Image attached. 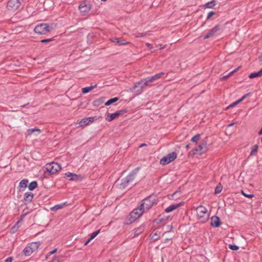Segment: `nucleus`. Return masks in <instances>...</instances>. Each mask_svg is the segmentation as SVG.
Wrapping results in <instances>:
<instances>
[{
    "label": "nucleus",
    "instance_id": "obj_38",
    "mask_svg": "<svg viewBox=\"0 0 262 262\" xmlns=\"http://www.w3.org/2000/svg\"><path fill=\"white\" fill-rule=\"evenodd\" d=\"M165 74V73L161 72L160 73L156 74L155 75H154V76H155V78H156V79L158 80L160 77H161L162 76H164Z\"/></svg>",
    "mask_w": 262,
    "mask_h": 262
},
{
    "label": "nucleus",
    "instance_id": "obj_61",
    "mask_svg": "<svg viewBox=\"0 0 262 262\" xmlns=\"http://www.w3.org/2000/svg\"><path fill=\"white\" fill-rule=\"evenodd\" d=\"M189 147V144H187V145H186V148H188Z\"/></svg>",
    "mask_w": 262,
    "mask_h": 262
},
{
    "label": "nucleus",
    "instance_id": "obj_9",
    "mask_svg": "<svg viewBox=\"0 0 262 262\" xmlns=\"http://www.w3.org/2000/svg\"><path fill=\"white\" fill-rule=\"evenodd\" d=\"M151 83H152V82L148 77L142 79L140 81L137 82L135 84V88L140 87L141 89H143L147 86L151 85Z\"/></svg>",
    "mask_w": 262,
    "mask_h": 262
},
{
    "label": "nucleus",
    "instance_id": "obj_37",
    "mask_svg": "<svg viewBox=\"0 0 262 262\" xmlns=\"http://www.w3.org/2000/svg\"><path fill=\"white\" fill-rule=\"evenodd\" d=\"M241 192L244 196L247 198H252L253 197H254V195L253 194H247L245 193L243 190H242Z\"/></svg>",
    "mask_w": 262,
    "mask_h": 262
},
{
    "label": "nucleus",
    "instance_id": "obj_39",
    "mask_svg": "<svg viewBox=\"0 0 262 262\" xmlns=\"http://www.w3.org/2000/svg\"><path fill=\"white\" fill-rule=\"evenodd\" d=\"M229 248L232 250H237L239 247L235 245H229Z\"/></svg>",
    "mask_w": 262,
    "mask_h": 262
},
{
    "label": "nucleus",
    "instance_id": "obj_32",
    "mask_svg": "<svg viewBox=\"0 0 262 262\" xmlns=\"http://www.w3.org/2000/svg\"><path fill=\"white\" fill-rule=\"evenodd\" d=\"M201 138V136L200 134H197L195 136H193L192 138H191V141H192L193 142H197Z\"/></svg>",
    "mask_w": 262,
    "mask_h": 262
},
{
    "label": "nucleus",
    "instance_id": "obj_19",
    "mask_svg": "<svg viewBox=\"0 0 262 262\" xmlns=\"http://www.w3.org/2000/svg\"><path fill=\"white\" fill-rule=\"evenodd\" d=\"M65 176L70 181L77 180L78 179V175L70 172L65 173Z\"/></svg>",
    "mask_w": 262,
    "mask_h": 262
},
{
    "label": "nucleus",
    "instance_id": "obj_23",
    "mask_svg": "<svg viewBox=\"0 0 262 262\" xmlns=\"http://www.w3.org/2000/svg\"><path fill=\"white\" fill-rule=\"evenodd\" d=\"M96 87L97 84H95L94 85L83 88L82 89V92L83 94L88 93Z\"/></svg>",
    "mask_w": 262,
    "mask_h": 262
},
{
    "label": "nucleus",
    "instance_id": "obj_59",
    "mask_svg": "<svg viewBox=\"0 0 262 262\" xmlns=\"http://www.w3.org/2000/svg\"><path fill=\"white\" fill-rule=\"evenodd\" d=\"M258 134L260 135H262V127L261 128L260 130L259 131Z\"/></svg>",
    "mask_w": 262,
    "mask_h": 262
},
{
    "label": "nucleus",
    "instance_id": "obj_25",
    "mask_svg": "<svg viewBox=\"0 0 262 262\" xmlns=\"http://www.w3.org/2000/svg\"><path fill=\"white\" fill-rule=\"evenodd\" d=\"M150 236L151 239H152L154 241H156L160 237V233H159L157 231H155L150 234Z\"/></svg>",
    "mask_w": 262,
    "mask_h": 262
},
{
    "label": "nucleus",
    "instance_id": "obj_13",
    "mask_svg": "<svg viewBox=\"0 0 262 262\" xmlns=\"http://www.w3.org/2000/svg\"><path fill=\"white\" fill-rule=\"evenodd\" d=\"M220 30V25H216L213 27L209 32H208L204 36V39L209 38L214 35Z\"/></svg>",
    "mask_w": 262,
    "mask_h": 262
},
{
    "label": "nucleus",
    "instance_id": "obj_43",
    "mask_svg": "<svg viewBox=\"0 0 262 262\" xmlns=\"http://www.w3.org/2000/svg\"><path fill=\"white\" fill-rule=\"evenodd\" d=\"M116 112L117 114H118V117H119V116L124 114L126 112V111L125 110H122L118 111Z\"/></svg>",
    "mask_w": 262,
    "mask_h": 262
},
{
    "label": "nucleus",
    "instance_id": "obj_22",
    "mask_svg": "<svg viewBox=\"0 0 262 262\" xmlns=\"http://www.w3.org/2000/svg\"><path fill=\"white\" fill-rule=\"evenodd\" d=\"M261 76H262V69L260 70L257 72L252 73L250 74L249 77L250 78H254L256 77H260Z\"/></svg>",
    "mask_w": 262,
    "mask_h": 262
},
{
    "label": "nucleus",
    "instance_id": "obj_49",
    "mask_svg": "<svg viewBox=\"0 0 262 262\" xmlns=\"http://www.w3.org/2000/svg\"><path fill=\"white\" fill-rule=\"evenodd\" d=\"M13 258L11 257L7 258L5 262H12Z\"/></svg>",
    "mask_w": 262,
    "mask_h": 262
},
{
    "label": "nucleus",
    "instance_id": "obj_58",
    "mask_svg": "<svg viewBox=\"0 0 262 262\" xmlns=\"http://www.w3.org/2000/svg\"><path fill=\"white\" fill-rule=\"evenodd\" d=\"M234 124H235V123H230V124H229V125H228V127L232 126Z\"/></svg>",
    "mask_w": 262,
    "mask_h": 262
},
{
    "label": "nucleus",
    "instance_id": "obj_35",
    "mask_svg": "<svg viewBox=\"0 0 262 262\" xmlns=\"http://www.w3.org/2000/svg\"><path fill=\"white\" fill-rule=\"evenodd\" d=\"M147 35V33L146 32H143V33H136L135 34V36L136 37H143L145 35Z\"/></svg>",
    "mask_w": 262,
    "mask_h": 262
},
{
    "label": "nucleus",
    "instance_id": "obj_41",
    "mask_svg": "<svg viewBox=\"0 0 262 262\" xmlns=\"http://www.w3.org/2000/svg\"><path fill=\"white\" fill-rule=\"evenodd\" d=\"M215 14V12L214 11H210L208 13L207 19H210L213 15Z\"/></svg>",
    "mask_w": 262,
    "mask_h": 262
},
{
    "label": "nucleus",
    "instance_id": "obj_36",
    "mask_svg": "<svg viewBox=\"0 0 262 262\" xmlns=\"http://www.w3.org/2000/svg\"><path fill=\"white\" fill-rule=\"evenodd\" d=\"M258 149V145H254L252 146V150L251 151V155H252L254 154V152H257Z\"/></svg>",
    "mask_w": 262,
    "mask_h": 262
},
{
    "label": "nucleus",
    "instance_id": "obj_47",
    "mask_svg": "<svg viewBox=\"0 0 262 262\" xmlns=\"http://www.w3.org/2000/svg\"><path fill=\"white\" fill-rule=\"evenodd\" d=\"M88 118V121H89V122H94L95 119H96V117H89V118Z\"/></svg>",
    "mask_w": 262,
    "mask_h": 262
},
{
    "label": "nucleus",
    "instance_id": "obj_57",
    "mask_svg": "<svg viewBox=\"0 0 262 262\" xmlns=\"http://www.w3.org/2000/svg\"><path fill=\"white\" fill-rule=\"evenodd\" d=\"M258 58L260 61H262V52H261V55L259 56Z\"/></svg>",
    "mask_w": 262,
    "mask_h": 262
},
{
    "label": "nucleus",
    "instance_id": "obj_5",
    "mask_svg": "<svg viewBox=\"0 0 262 262\" xmlns=\"http://www.w3.org/2000/svg\"><path fill=\"white\" fill-rule=\"evenodd\" d=\"M52 28L47 24H40L37 25L34 29V32L38 34H46L51 31Z\"/></svg>",
    "mask_w": 262,
    "mask_h": 262
},
{
    "label": "nucleus",
    "instance_id": "obj_29",
    "mask_svg": "<svg viewBox=\"0 0 262 262\" xmlns=\"http://www.w3.org/2000/svg\"><path fill=\"white\" fill-rule=\"evenodd\" d=\"M215 4L216 3L215 1H211L210 2L207 3L205 5V7L208 8H211L213 7L215 5Z\"/></svg>",
    "mask_w": 262,
    "mask_h": 262
},
{
    "label": "nucleus",
    "instance_id": "obj_7",
    "mask_svg": "<svg viewBox=\"0 0 262 262\" xmlns=\"http://www.w3.org/2000/svg\"><path fill=\"white\" fill-rule=\"evenodd\" d=\"M46 169L51 174H55L61 169L60 165L56 162H51L46 165Z\"/></svg>",
    "mask_w": 262,
    "mask_h": 262
},
{
    "label": "nucleus",
    "instance_id": "obj_28",
    "mask_svg": "<svg viewBox=\"0 0 262 262\" xmlns=\"http://www.w3.org/2000/svg\"><path fill=\"white\" fill-rule=\"evenodd\" d=\"M181 195V192L180 191H176L171 195V199H177L180 198Z\"/></svg>",
    "mask_w": 262,
    "mask_h": 262
},
{
    "label": "nucleus",
    "instance_id": "obj_50",
    "mask_svg": "<svg viewBox=\"0 0 262 262\" xmlns=\"http://www.w3.org/2000/svg\"><path fill=\"white\" fill-rule=\"evenodd\" d=\"M57 249H54V250H53L52 251L50 252V255L54 254L55 253H56L57 252Z\"/></svg>",
    "mask_w": 262,
    "mask_h": 262
},
{
    "label": "nucleus",
    "instance_id": "obj_30",
    "mask_svg": "<svg viewBox=\"0 0 262 262\" xmlns=\"http://www.w3.org/2000/svg\"><path fill=\"white\" fill-rule=\"evenodd\" d=\"M144 229L143 227H140L138 228H137L135 230L134 232V235L135 236H138L141 233H142Z\"/></svg>",
    "mask_w": 262,
    "mask_h": 262
},
{
    "label": "nucleus",
    "instance_id": "obj_24",
    "mask_svg": "<svg viewBox=\"0 0 262 262\" xmlns=\"http://www.w3.org/2000/svg\"><path fill=\"white\" fill-rule=\"evenodd\" d=\"M28 183V180L24 179L19 182V187H20V188L25 189L27 187ZM23 190H24V189H23Z\"/></svg>",
    "mask_w": 262,
    "mask_h": 262
},
{
    "label": "nucleus",
    "instance_id": "obj_14",
    "mask_svg": "<svg viewBox=\"0 0 262 262\" xmlns=\"http://www.w3.org/2000/svg\"><path fill=\"white\" fill-rule=\"evenodd\" d=\"M221 224L220 219L217 216H213L211 218V225L212 227L217 228Z\"/></svg>",
    "mask_w": 262,
    "mask_h": 262
},
{
    "label": "nucleus",
    "instance_id": "obj_3",
    "mask_svg": "<svg viewBox=\"0 0 262 262\" xmlns=\"http://www.w3.org/2000/svg\"><path fill=\"white\" fill-rule=\"evenodd\" d=\"M157 203V196L155 195H150L142 201L141 206L145 211H148Z\"/></svg>",
    "mask_w": 262,
    "mask_h": 262
},
{
    "label": "nucleus",
    "instance_id": "obj_64",
    "mask_svg": "<svg viewBox=\"0 0 262 262\" xmlns=\"http://www.w3.org/2000/svg\"><path fill=\"white\" fill-rule=\"evenodd\" d=\"M101 1L104 2V1H106V0H101Z\"/></svg>",
    "mask_w": 262,
    "mask_h": 262
},
{
    "label": "nucleus",
    "instance_id": "obj_1",
    "mask_svg": "<svg viewBox=\"0 0 262 262\" xmlns=\"http://www.w3.org/2000/svg\"><path fill=\"white\" fill-rule=\"evenodd\" d=\"M138 171V169L137 168L132 171L128 176L121 180L120 183H119V181L118 180L116 183L119 185V188L120 189L125 188L130 182L134 180Z\"/></svg>",
    "mask_w": 262,
    "mask_h": 262
},
{
    "label": "nucleus",
    "instance_id": "obj_48",
    "mask_svg": "<svg viewBox=\"0 0 262 262\" xmlns=\"http://www.w3.org/2000/svg\"><path fill=\"white\" fill-rule=\"evenodd\" d=\"M248 95V94H246L244 96H243L241 99H239V100L242 102L243 100H244L246 97Z\"/></svg>",
    "mask_w": 262,
    "mask_h": 262
},
{
    "label": "nucleus",
    "instance_id": "obj_42",
    "mask_svg": "<svg viewBox=\"0 0 262 262\" xmlns=\"http://www.w3.org/2000/svg\"><path fill=\"white\" fill-rule=\"evenodd\" d=\"M27 214V213L26 214H23L21 215L20 216V219L17 221L16 224H19L20 223H21L22 222V221H23L24 217H25L26 215Z\"/></svg>",
    "mask_w": 262,
    "mask_h": 262
},
{
    "label": "nucleus",
    "instance_id": "obj_6",
    "mask_svg": "<svg viewBox=\"0 0 262 262\" xmlns=\"http://www.w3.org/2000/svg\"><path fill=\"white\" fill-rule=\"evenodd\" d=\"M145 210L142 208L141 205L133 210V211L129 214V223H132L139 218L143 213Z\"/></svg>",
    "mask_w": 262,
    "mask_h": 262
},
{
    "label": "nucleus",
    "instance_id": "obj_12",
    "mask_svg": "<svg viewBox=\"0 0 262 262\" xmlns=\"http://www.w3.org/2000/svg\"><path fill=\"white\" fill-rule=\"evenodd\" d=\"M110 40L112 42L115 43V45L117 46L125 45L129 43L128 42H127L126 40L121 37L112 38Z\"/></svg>",
    "mask_w": 262,
    "mask_h": 262
},
{
    "label": "nucleus",
    "instance_id": "obj_31",
    "mask_svg": "<svg viewBox=\"0 0 262 262\" xmlns=\"http://www.w3.org/2000/svg\"><path fill=\"white\" fill-rule=\"evenodd\" d=\"M88 120H89L88 118L82 119L79 122L80 126H83L88 124L90 123Z\"/></svg>",
    "mask_w": 262,
    "mask_h": 262
},
{
    "label": "nucleus",
    "instance_id": "obj_45",
    "mask_svg": "<svg viewBox=\"0 0 262 262\" xmlns=\"http://www.w3.org/2000/svg\"><path fill=\"white\" fill-rule=\"evenodd\" d=\"M239 102H241V101L239 100H238L234 102L233 103H232L231 104H230L229 107L234 106L236 105H237V104H238Z\"/></svg>",
    "mask_w": 262,
    "mask_h": 262
},
{
    "label": "nucleus",
    "instance_id": "obj_8",
    "mask_svg": "<svg viewBox=\"0 0 262 262\" xmlns=\"http://www.w3.org/2000/svg\"><path fill=\"white\" fill-rule=\"evenodd\" d=\"M177 155L175 152L168 154L160 160V164L163 165H167L174 161L177 158Z\"/></svg>",
    "mask_w": 262,
    "mask_h": 262
},
{
    "label": "nucleus",
    "instance_id": "obj_16",
    "mask_svg": "<svg viewBox=\"0 0 262 262\" xmlns=\"http://www.w3.org/2000/svg\"><path fill=\"white\" fill-rule=\"evenodd\" d=\"M183 205V202L179 203L178 204H172L165 209V212L166 213L170 212L173 211L174 210L177 209L178 208H179V207Z\"/></svg>",
    "mask_w": 262,
    "mask_h": 262
},
{
    "label": "nucleus",
    "instance_id": "obj_4",
    "mask_svg": "<svg viewBox=\"0 0 262 262\" xmlns=\"http://www.w3.org/2000/svg\"><path fill=\"white\" fill-rule=\"evenodd\" d=\"M39 242H33L28 244L24 249L23 252L26 256H30L34 251H36L40 246Z\"/></svg>",
    "mask_w": 262,
    "mask_h": 262
},
{
    "label": "nucleus",
    "instance_id": "obj_63",
    "mask_svg": "<svg viewBox=\"0 0 262 262\" xmlns=\"http://www.w3.org/2000/svg\"><path fill=\"white\" fill-rule=\"evenodd\" d=\"M169 240H170V238H166V239H165V241H169Z\"/></svg>",
    "mask_w": 262,
    "mask_h": 262
},
{
    "label": "nucleus",
    "instance_id": "obj_26",
    "mask_svg": "<svg viewBox=\"0 0 262 262\" xmlns=\"http://www.w3.org/2000/svg\"><path fill=\"white\" fill-rule=\"evenodd\" d=\"M37 186V183L36 181H32L28 185V188L29 190H33L35 188H36Z\"/></svg>",
    "mask_w": 262,
    "mask_h": 262
},
{
    "label": "nucleus",
    "instance_id": "obj_53",
    "mask_svg": "<svg viewBox=\"0 0 262 262\" xmlns=\"http://www.w3.org/2000/svg\"><path fill=\"white\" fill-rule=\"evenodd\" d=\"M92 239H90V237H89L88 240L84 243V245L86 246L88 244V243L91 241Z\"/></svg>",
    "mask_w": 262,
    "mask_h": 262
},
{
    "label": "nucleus",
    "instance_id": "obj_55",
    "mask_svg": "<svg viewBox=\"0 0 262 262\" xmlns=\"http://www.w3.org/2000/svg\"><path fill=\"white\" fill-rule=\"evenodd\" d=\"M145 146H147V144H145V143H143V144H141L139 147V148H142V147H145Z\"/></svg>",
    "mask_w": 262,
    "mask_h": 262
},
{
    "label": "nucleus",
    "instance_id": "obj_21",
    "mask_svg": "<svg viewBox=\"0 0 262 262\" xmlns=\"http://www.w3.org/2000/svg\"><path fill=\"white\" fill-rule=\"evenodd\" d=\"M66 203H63L61 204H57V205H55L54 206L51 207L50 208V210L52 211H57L58 210L61 209L64 206V205H66Z\"/></svg>",
    "mask_w": 262,
    "mask_h": 262
},
{
    "label": "nucleus",
    "instance_id": "obj_34",
    "mask_svg": "<svg viewBox=\"0 0 262 262\" xmlns=\"http://www.w3.org/2000/svg\"><path fill=\"white\" fill-rule=\"evenodd\" d=\"M100 231V230H98L95 232H93L92 233H91V236H90V239H93V238H94L99 233Z\"/></svg>",
    "mask_w": 262,
    "mask_h": 262
},
{
    "label": "nucleus",
    "instance_id": "obj_54",
    "mask_svg": "<svg viewBox=\"0 0 262 262\" xmlns=\"http://www.w3.org/2000/svg\"><path fill=\"white\" fill-rule=\"evenodd\" d=\"M229 78V77H228V75H225V76H223V77L222 78V79L223 80H226V79H227V78Z\"/></svg>",
    "mask_w": 262,
    "mask_h": 262
},
{
    "label": "nucleus",
    "instance_id": "obj_40",
    "mask_svg": "<svg viewBox=\"0 0 262 262\" xmlns=\"http://www.w3.org/2000/svg\"><path fill=\"white\" fill-rule=\"evenodd\" d=\"M54 38H49V39H44L40 41L41 43H48L53 40H54Z\"/></svg>",
    "mask_w": 262,
    "mask_h": 262
},
{
    "label": "nucleus",
    "instance_id": "obj_15",
    "mask_svg": "<svg viewBox=\"0 0 262 262\" xmlns=\"http://www.w3.org/2000/svg\"><path fill=\"white\" fill-rule=\"evenodd\" d=\"M41 133V130L36 127L33 128L28 129L27 131L26 135L28 136H30L31 135L37 136L40 134Z\"/></svg>",
    "mask_w": 262,
    "mask_h": 262
},
{
    "label": "nucleus",
    "instance_id": "obj_33",
    "mask_svg": "<svg viewBox=\"0 0 262 262\" xmlns=\"http://www.w3.org/2000/svg\"><path fill=\"white\" fill-rule=\"evenodd\" d=\"M222 189H223V187H222V186L220 184L219 185H218L216 187V188H215V191H214L215 193H216V194H218V193H220V192H221V191H222Z\"/></svg>",
    "mask_w": 262,
    "mask_h": 262
},
{
    "label": "nucleus",
    "instance_id": "obj_60",
    "mask_svg": "<svg viewBox=\"0 0 262 262\" xmlns=\"http://www.w3.org/2000/svg\"><path fill=\"white\" fill-rule=\"evenodd\" d=\"M50 254H49V255H47L46 256V259H48V258H49V256H50Z\"/></svg>",
    "mask_w": 262,
    "mask_h": 262
},
{
    "label": "nucleus",
    "instance_id": "obj_18",
    "mask_svg": "<svg viewBox=\"0 0 262 262\" xmlns=\"http://www.w3.org/2000/svg\"><path fill=\"white\" fill-rule=\"evenodd\" d=\"M34 197V194L31 192H27L24 194V200L27 203H30L32 201Z\"/></svg>",
    "mask_w": 262,
    "mask_h": 262
},
{
    "label": "nucleus",
    "instance_id": "obj_44",
    "mask_svg": "<svg viewBox=\"0 0 262 262\" xmlns=\"http://www.w3.org/2000/svg\"><path fill=\"white\" fill-rule=\"evenodd\" d=\"M59 258L58 257L55 256L51 261L49 262H59Z\"/></svg>",
    "mask_w": 262,
    "mask_h": 262
},
{
    "label": "nucleus",
    "instance_id": "obj_46",
    "mask_svg": "<svg viewBox=\"0 0 262 262\" xmlns=\"http://www.w3.org/2000/svg\"><path fill=\"white\" fill-rule=\"evenodd\" d=\"M239 68V67L237 68V69H235L234 70L229 73L228 74H227L228 76L229 77L231 76L233 73H235L238 70Z\"/></svg>",
    "mask_w": 262,
    "mask_h": 262
},
{
    "label": "nucleus",
    "instance_id": "obj_20",
    "mask_svg": "<svg viewBox=\"0 0 262 262\" xmlns=\"http://www.w3.org/2000/svg\"><path fill=\"white\" fill-rule=\"evenodd\" d=\"M118 117V114L117 113V112H115L113 114H108L105 119L107 121H111L117 118Z\"/></svg>",
    "mask_w": 262,
    "mask_h": 262
},
{
    "label": "nucleus",
    "instance_id": "obj_2",
    "mask_svg": "<svg viewBox=\"0 0 262 262\" xmlns=\"http://www.w3.org/2000/svg\"><path fill=\"white\" fill-rule=\"evenodd\" d=\"M197 219L200 222L204 223L206 222L209 217V213L207 209L203 206H199L195 209Z\"/></svg>",
    "mask_w": 262,
    "mask_h": 262
},
{
    "label": "nucleus",
    "instance_id": "obj_56",
    "mask_svg": "<svg viewBox=\"0 0 262 262\" xmlns=\"http://www.w3.org/2000/svg\"><path fill=\"white\" fill-rule=\"evenodd\" d=\"M146 46L148 47V48L150 47V49H151V45L149 43H146Z\"/></svg>",
    "mask_w": 262,
    "mask_h": 262
},
{
    "label": "nucleus",
    "instance_id": "obj_10",
    "mask_svg": "<svg viewBox=\"0 0 262 262\" xmlns=\"http://www.w3.org/2000/svg\"><path fill=\"white\" fill-rule=\"evenodd\" d=\"M19 0H9L7 3V8L9 10H16L20 6Z\"/></svg>",
    "mask_w": 262,
    "mask_h": 262
},
{
    "label": "nucleus",
    "instance_id": "obj_27",
    "mask_svg": "<svg viewBox=\"0 0 262 262\" xmlns=\"http://www.w3.org/2000/svg\"><path fill=\"white\" fill-rule=\"evenodd\" d=\"M118 100V98L117 97H115V98L110 99L105 102V105L106 106H108V105H111V104H112L114 102H116Z\"/></svg>",
    "mask_w": 262,
    "mask_h": 262
},
{
    "label": "nucleus",
    "instance_id": "obj_52",
    "mask_svg": "<svg viewBox=\"0 0 262 262\" xmlns=\"http://www.w3.org/2000/svg\"><path fill=\"white\" fill-rule=\"evenodd\" d=\"M158 47H159V49L160 50H161V49H164L165 48V46H163L162 45L160 44L159 45H158Z\"/></svg>",
    "mask_w": 262,
    "mask_h": 262
},
{
    "label": "nucleus",
    "instance_id": "obj_17",
    "mask_svg": "<svg viewBox=\"0 0 262 262\" xmlns=\"http://www.w3.org/2000/svg\"><path fill=\"white\" fill-rule=\"evenodd\" d=\"M207 143L206 142H203L201 145H199L195 149V150L196 152H199L201 154L205 152L207 150Z\"/></svg>",
    "mask_w": 262,
    "mask_h": 262
},
{
    "label": "nucleus",
    "instance_id": "obj_62",
    "mask_svg": "<svg viewBox=\"0 0 262 262\" xmlns=\"http://www.w3.org/2000/svg\"><path fill=\"white\" fill-rule=\"evenodd\" d=\"M168 227V229H171L172 228V226H171L170 227H169V226L167 227Z\"/></svg>",
    "mask_w": 262,
    "mask_h": 262
},
{
    "label": "nucleus",
    "instance_id": "obj_11",
    "mask_svg": "<svg viewBox=\"0 0 262 262\" xmlns=\"http://www.w3.org/2000/svg\"><path fill=\"white\" fill-rule=\"evenodd\" d=\"M91 9L90 4H86L85 2L81 3L79 6V9L83 15L88 13Z\"/></svg>",
    "mask_w": 262,
    "mask_h": 262
},
{
    "label": "nucleus",
    "instance_id": "obj_51",
    "mask_svg": "<svg viewBox=\"0 0 262 262\" xmlns=\"http://www.w3.org/2000/svg\"><path fill=\"white\" fill-rule=\"evenodd\" d=\"M149 78L150 79V80H151V81L153 82L155 80H157L156 79V78H155V76H151V77H149Z\"/></svg>",
    "mask_w": 262,
    "mask_h": 262
}]
</instances>
